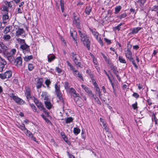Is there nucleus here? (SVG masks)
I'll return each instance as SVG.
<instances>
[{"mask_svg":"<svg viewBox=\"0 0 158 158\" xmlns=\"http://www.w3.org/2000/svg\"><path fill=\"white\" fill-rule=\"evenodd\" d=\"M30 105L32 109V110L34 112H36L37 113H39V112L37 110L36 107L33 103L30 104Z\"/></svg>","mask_w":158,"mask_h":158,"instance_id":"nucleus-38","label":"nucleus"},{"mask_svg":"<svg viewBox=\"0 0 158 158\" xmlns=\"http://www.w3.org/2000/svg\"><path fill=\"white\" fill-rule=\"evenodd\" d=\"M152 122L154 121L156 125L157 124L158 119L156 118L155 115L154 113H153L152 115Z\"/></svg>","mask_w":158,"mask_h":158,"instance_id":"nucleus-30","label":"nucleus"},{"mask_svg":"<svg viewBox=\"0 0 158 158\" xmlns=\"http://www.w3.org/2000/svg\"><path fill=\"white\" fill-rule=\"evenodd\" d=\"M41 96L44 99L47 101L48 100L49 97L48 93L46 92H43Z\"/></svg>","mask_w":158,"mask_h":158,"instance_id":"nucleus-21","label":"nucleus"},{"mask_svg":"<svg viewBox=\"0 0 158 158\" xmlns=\"http://www.w3.org/2000/svg\"><path fill=\"white\" fill-rule=\"evenodd\" d=\"M67 65L69 67L70 70L72 71L73 75L75 77H77L78 72H79L77 70L75 69L74 66L70 64L68 61L66 62Z\"/></svg>","mask_w":158,"mask_h":158,"instance_id":"nucleus-9","label":"nucleus"},{"mask_svg":"<svg viewBox=\"0 0 158 158\" xmlns=\"http://www.w3.org/2000/svg\"><path fill=\"white\" fill-rule=\"evenodd\" d=\"M67 152L69 158H75V157L73 155L70 154L68 152Z\"/></svg>","mask_w":158,"mask_h":158,"instance_id":"nucleus-64","label":"nucleus"},{"mask_svg":"<svg viewBox=\"0 0 158 158\" xmlns=\"http://www.w3.org/2000/svg\"><path fill=\"white\" fill-rule=\"evenodd\" d=\"M18 127L20 128L21 130L23 131L26 130L27 129L25 127V125L23 124L22 125H19L18 126Z\"/></svg>","mask_w":158,"mask_h":158,"instance_id":"nucleus-42","label":"nucleus"},{"mask_svg":"<svg viewBox=\"0 0 158 158\" xmlns=\"http://www.w3.org/2000/svg\"><path fill=\"white\" fill-rule=\"evenodd\" d=\"M94 88L95 89L96 92L98 94L99 98H100V97L102 95V94L101 92L100 91L99 87L98 86L97 87H94Z\"/></svg>","mask_w":158,"mask_h":158,"instance_id":"nucleus-40","label":"nucleus"},{"mask_svg":"<svg viewBox=\"0 0 158 158\" xmlns=\"http://www.w3.org/2000/svg\"><path fill=\"white\" fill-rule=\"evenodd\" d=\"M1 47L2 49L4 50L3 53L5 54L6 52V50L8 48L6 46H5L4 44H0Z\"/></svg>","mask_w":158,"mask_h":158,"instance_id":"nucleus-41","label":"nucleus"},{"mask_svg":"<svg viewBox=\"0 0 158 158\" xmlns=\"http://www.w3.org/2000/svg\"><path fill=\"white\" fill-rule=\"evenodd\" d=\"M12 28L13 31L15 32L16 36L17 37L20 36L25 37V35H23V34L25 33V31L23 28H19L18 26L16 25H13Z\"/></svg>","mask_w":158,"mask_h":158,"instance_id":"nucleus-3","label":"nucleus"},{"mask_svg":"<svg viewBox=\"0 0 158 158\" xmlns=\"http://www.w3.org/2000/svg\"><path fill=\"white\" fill-rule=\"evenodd\" d=\"M16 50L15 48L11 49L10 52H6L4 54L7 57V60L11 63L15 58L14 55L16 53Z\"/></svg>","mask_w":158,"mask_h":158,"instance_id":"nucleus-4","label":"nucleus"},{"mask_svg":"<svg viewBox=\"0 0 158 158\" xmlns=\"http://www.w3.org/2000/svg\"><path fill=\"white\" fill-rule=\"evenodd\" d=\"M61 135L64 139V141L68 144L70 143V142L68 140V139L67 137L65 135L64 132H61L60 133Z\"/></svg>","mask_w":158,"mask_h":158,"instance_id":"nucleus-24","label":"nucleus"},{"mask_svg":"<svg viewBox=\"0 0 158 158\" xmlns=\"http://www.w3.org/2000/svg\"><path fill=\"white\" fill-rule=\"evenodd\" d=\"M20 48L24 54L30 52V46L27 45L26 43L21 45Z\"/></svg>","mask_w":158,"mask_h":158,"instance_id":"nucleus-8","label":"nucleus"},{"mask_svg":"<svg viewBox=\"0 0 158 158\" xmlns=\"http://www.w3.org/2000/svg\"><path fill=\"white\" fill-rule=\"evenodd\" d=\"M59 99L60 101L62 102L63 105H64L65 103V102L64 99L63 98V97Z\"/></svg>","mask_w":158,"mask_h":158,"instance_id":"nucleus-59","label":"nucleus"},{"mask_svg":"<svg viewBox=\"0 0 158 158\" xmlns=\"http://www.w3.org/2000/svg\"><path fill=\"white\" fill-rule=\"evenodd\" d=\"M9 19L8 16L6 14L2 16V19L3 21Z\"/></svg>","mask_w":158,"mask_h":158,"instance_id":"nucleus-58","label":"nucleus"},{"mask_svg":"<svg viewBox=\"0 0 158 158\" xmlns=\"http://www.w3.org/2000/svg\"><path fill=\"white\" fill-rule=\"evenodd\" d=\"M81 131V130L77 127H74L73 128V133L75 135H77L79 134Z\"/></svg>","mask_w":158,"mask_h":158,"instance_id":"nucleus-34","label":"nucleus"},{"mask_svg":"<svg viewBox=\"0 0 158 158\" xmlns=\"http://www.w3.org/2000/svg\"><path fill=\"white\" fill-rule=\"evenodd\" d=\"M81 86L82 88L85 90V92L88 94L89 96H91L93 94L92 91L90 90L89 88L86 86L82 85Z\"/></svg>","mask_w":158,"mask_h":158,"instance_id":"nucleus-15","label":"nucleus"},{"mask_svg":"<svg viewBox=\"0 0 158 158\" xmlns=\"http://www.w3.org/2000/svg\"><path fill=\"white\" fill-rule=\"evenodd\" d=\"M25 94L26 95L27 99L29 101L32 98L31 96V89L28 87H26L25 88Z\"/></svg>","mask_w":158,"mask_h":158,"instance_id":"nucleus-10","label":"nucleus"},{"mask_svg":"<svg viewBox=\"0 0 158 158\" xmlns=\"http://www.w3.org/2000/svg\"><path fill=\"white\" fill-rule=\"evenodd\" d=\"M132 96L137 99L139 97V95L136 93H134L133 94H132Z\"/></svg>","mask_w":158,"mask_h":158,"instance_id":"nucleus-63","label":"nucleus"},{"mask_svg":"<svg viewBox=\"0 0 158 158\" xmlns=\"http://www.w3.org/2000/svg\"><path fill=\"white\" fill-rule=\"evenodd\" d=\"M11 36L9 35L5 34L3 35V38L4 40L6 41H8L11 39Z\"/></svg>","mask_w":158,"mask_h":158,"instance_id":"nucleus-37","label":"nucleus"},{"mask_svg":"<svg viewBox=\"0 0 158 158\" xmlns=\"http://www.w3.org/2000/svg\"><path fill=\"white\" fill-rule=\"evenodd\" d=\"M77 77H78L80 79L82 80V81H84L83 78L82 74L80 73L79 72H78V75Z\"/></svg>","mask_w":158,"mask_h":158,"instance_id":"nucleus-62","label":"nucleus"},{"mask_svg":"<svg viewBox=\"0 0 158 158\" xmlns=\"http://www.w3.org/2000/svg\"><path fill=\"white\" fill-rule=\"evenodd\" d=\"M11 76L12 72L10 70H8L3 73H0V78L3 80L9 78Z\"/></svg>","mask_w":158,"mask_h":158,"instance_id":"nucleus-7","label":"nucleus"},{"mask_svg":"<svg viewBox=\"0 0 158 158\" xmlns=\"http://www.w3.org/2000/svg\"><path fill=\"white\" fill-rule=\"evenodd\" d=\"M33 58L32 55L30 56H25L23 57V59L25 61L27 62L30 61L31 60L33 59Z\"/></svg>","mask_w":158,"mask_h":158,"instance_id":"nucleus-25","label":"nucleus"},{"mask_svg":"<svg viewBox=\"0 0 158 158\" xmlns=\"http://www.w3.org/2000/svg\"><path fill=\"white\" fill-rule=\"evenodd\" d=\"M66 123H69L73 122V118L72 117H68L65 119Z\"/></svg>","mask_w":158,"mask_h":158,"instance_id":"nucleus-36","label":"nucleus"},{"mask_svg":"<svg viewBox=\"0 0 158 158\" xmlns=\"http://www.w3.org/2000/svg\"><path fill=\"white\" fill-rule=\"evenodd\" d=\"M86 73H88L90 76L91 79L94 78V74L91 73V72L90 70H86Z\"/></svg>","mask_w":158,"mask_h":158,"instance_id":"nucleus-39","label":"nucleus"},{"mask_svg":"<svg viewBox=\"0 0 158 158\" xmlns=\"http://www.w3.org/2000/svg\"><path fill=\"white\" fill-rule=\"evenodd\" d=\"M111 84V86L113 88V93H114V95L115 96H116L117 95V93H116V90L114 88V83H112V84Z\"/></svg>","mask_w":158,"mask_h":158,"instance_id":"nucleus-53","label":"nucleus"},{"mask_svg":"<svg viewBox=\"0 0 158 158\" xmlns=\"http://www.w3.org/2000/svg\"><path fill=\"white\" fill-rule=\"evenodd\" d=\"M90 30L92 32V34L94 36L96 39H97L98 37V33L96 31L95 29H90Z\"/></svg>","mask_w":158,"mask_h":158,"instance_id":"nucleus-26","label":"nucleus"},{"mask_svg":"<svg viewBox=\"0 0 158 158\" xmlns=\"http://www.w3.org/2000/svg\"><path fill=\"white\" fill-rule=\"evenodd\" d=\"M56 71L59 73H61L62 72V70L60 68H59L58 67H56Z\"/></svg>","mask_w":158,"mask_h":158,"instance_id":"nucleus-60","label":"nucleus"},{"mask_svg":"<svg viewBox=\"0 0 158 158\" xmlns=\"http://www.w3.org/2000/svg\"><path fill=\"white\" fill-rule=\"evenodd\" d=\"M132 106L134 110H135L137 109L138 108L137 102H136L135 103L133 104Z\"/></svg>","mask_w":158,"mask_h":158,"instance_id":"nucleus-56","label":"nucleus"},{"mask_svg":"<svg viewBox=\"0 0 158 158\" xmlns=\"http://www.w3.org/2000/svg\"><path fill=\"white\" fill-rule=\"evenodd\" d=\"M73 97L74 98L75 100H76V99L79 97V94L75 92L74 94H72Z\"/></svg>","mask_w":158,"mask_h":158,"instance_id":"nucleus-46","label":"nucleus"},{"mask_svg":"<svg viewBox=\"0 0 158 158\" xmlns=\"http://www.w3.org/2000/svg\"><path fill=\"white\" fill-rule=\"evenodd\" d=\"M122 9V7L120 6H117L115 8V12L114 13L115 14H118L119 12Z\"/></svg>","mask_w":158,"mask_h":158,"instance_id":"nucleus-35","label":"nucleus"},{"mask_svg":"<svg viewBox=\"0 0 158 158\" xmlns=\"http://www.w3.org/2000/svg\"><path fill=\"white\" fill-rule=\"evenodd\" d=\"M71 36L73 37L74 41L75 42L76 44H77V40L76 39V35L77 33L75 31H73V32H72L70 31Z\"/></svg>","mask_w":158,"mask_h":158,"instance_id":"nucleus-23","label":"nucleus"},{"mask_svg":"<svg viewBox=\"0 0 158 158\" xmlns=\"http://www.w3.org/2000/svg\"><path fill=\"white\" fill-rule=\"evenodd\" d=\"M5 5L8 6V7H11L12 6V3H13V1L7 2L5 1L4 2Z\"/></svg>","mask_w":158,"mask_h":158,"instance_id":"nucleus-43","label":"nucleus"},{"mask_svg":"<svg viewBox=\"0 0 158 158\" xmlns=\"http://www.w3.org/2000/svg\"><path fill=\"white\" fill-rule=\"evenodd\" d=\"M46 107L48 109H50L52 107V105L50 102L48 101H45L44 102Z\"/></svg>","mask_w":158,"mask_h":158,"instance_id":"nucleus-31","label":"nucleus"},{"mask_svg":"<svg viewBox=\"0 0 158 158\" xmlns=\"http://www.w3.org/2000/svg\"><path fill=\"white\" fill-rule=\"evenodd\" d=\"M70 55L75 64L80 68H83V65L81 64V63L80 62V56L74 52H71Z\"/></svg>","mask_w":158,"mask_h":158,"instance_id":"nucleus-2","label":"nucleus"},{"mask_svg":"<svg viewBox=\"0 0 158 158\" xmlns=\"http://www.w3.org/2000/svg\"><path fill=\"white\" fill-rule=\"evenodd\" d=\"M118 60L121 63L126 64V61L125 59L121 56H119Z\"/></svg>","mask_w":158,"mask_h":158,"instance_id":"nucleus-32","label":"nucleus"},{"mask_svg":"<svg viewBox=\"0 0 158 158\" xmlns=\"http://www.w3.org/2000/svg\"><path fill=\"white\" fill-rule=\"evenodd\" d=\"M45 83L46 85H47L48 88L49 87V85L51 83V81L49 79L46 80L45 82Z\"/></svg>","mask_w":158,"mask_h":158,"instance_id":"nucleus-49","label":"nucleus"},{"mask_svg":"<svg viewBox=\"0 0 158 158\" xmlns=\"http://www.w3.org/2000/svg\"><path fill=\"white\" fill-rule=\"evenodd\" d=\"M142 28L139 27H137L133 28L130 33L131 34H135L137 33L141 30Z\"/></svg>","mask_w":158,"mask_h":158,"instance_id":"nucleus-16","label":"nucleus"},{"mask_svg":"<svg viewBox=\"0 0 158 158\" xmlns=\"http://www.w3.org/2000/svg\"><path fill=\"white\" fill-rule=\"evenodd\" d=\"M98 42L100 44V45L101 46H103V41L101 39V38L100 37H99L97 38V39H96Z\"/></svg>","mask_w":158,"mask_h":158,"instance_id":"nucleus-48","label":"nucleus"},{"mask_svg":"<svg viewBox=\"0 0 158 158\" xmlns=\"http://www.w3.org/2000/svg\"><path fill=\"white\" fill-rule=\"evenodd\" d=\"M127 16V15L126 13H124L122 14L119 17V18L120 19L126 17Z\"/></svg>","mask_w":158,"mask_h":158,"instance_id":"nucleus-54","label":"nucleus"},{"mask_svg":"<svg viewBox=\"0 0 158 158\" xmlns=\"http://www.w3.org/2000/svg\"><path fill=\"white\" fill-rule=\"evenodd\" d=\"M55 58V56L53 54H49L48 56V62H51Z\"/></svg>","mask_w":158,"mask_h":158,"instance_id":"nucleus-27","label":"nucleus"},{"mask_svg":"<svg viewBox=\"0 0 158 158\" xmlns=\"http://www.w3.org/2000/svg\"><path fill=\"white\" fill-rule=\"evenodd\" d=\"M93 85L94 86V88L97 87L98 86V84L96 82L95 79L94 78H93L91 79Z\"/></svg>","mask_w":158,"mask_h":158,"instance_id":"nucleus-47","label":"nucleus"},{"mask_svg":"<svg viewBox=\"0 0 158 158\" xmlns=\"http://www.w3.org/2000/svg\"><path fill=\"white\" fill-rule=\"evenodd\" d=\"M147 0H138L137 1V2L140 7L142 8V10L143 9V6Z\"/></svg>","mask_w":158,"mask_h":158,"instance_id":"nucleus-22","label":"nucleus"},{"mask_svg":"<svg viewBox=\"0 0 158 158\" xmlns=\"http://www.w3.org/2000/svg\"><path fill=\"white\" fill-rule=\"evenodd\" d=\"M78 33L80 38V40L84 46H86L88 50L90 49V42L89 37L84 32H82L80 30H78Z\"/></svg>","mask_w":158,"mask_h":158,"instance_id":"nucleus-1","label":"nucleus"},{"mask_svg":"<svg viewBox=\"0 0 158 158\" xmlns=\"http://www.w3.org/2000/svg\"><path fill=\"white\" fill-rule=\"evenodd\" d=\"M69 91L72 94H74L75 92H76L75 89L73 88H71L69 89Z\"/></svg>","mask_w":158,"mask_h":158,"instance_id":"nucleus-61","label":"nucleus"},{"mask_svg":"<svg viewBox=\"0 0 158 158\" xmlns=\"http://www.w3.org/2000/svg\"><path fill=\"white\" fill-rule=\"evenodd\" d=\"M56 95L59 98L62 97V95L60 91L56 92Z\"/></svg>","mask_w":158,"mask_h":158,"instance_id":"nucleus-52","label":"nucleus"},{"mask_svg":"<svg viewBox=\"0 0 158 158\" xmlns=\"http://www.w3.org/2000/svg\"><path fill=\"white\" fill-rule=\"evenodd\" d=\"M91 10L92 9L90 6H86L85 10V13L86 14L89 15L91 12Z\"/></svg>","mask_w":158,"mask_h":158,"instance_id":"nucleus-28","label":"nucleus"},{"mask_svg":"<svg viewBox=\"0 0 158 158\" xmlns=\"http://www.w3.org/2000/svg\"><path fill=\"white\" fill-rule=\"evenodd\" d=\"M125 54L126 57L129 60L133 58L132 57V52L131 50L129 49L125 50Z\"/></svg>","mask_w":158,"mask_h":158,"instance_id":"nucleus-11","label":"nucleus"},{"mask_svg":"<svg viewBox=\"0 0 158 158\" xmlns=\"http://www.w3.org/2000/svg\"><path fill=\"white\" fill-rule=\"evenodd\" d=\"M34 68V66L32 64H28V68L29 70L31 71Z\"/></svg>","mask_w":158,"mask_h":158,"instance_id":"nucleus-45","label":"nucleus"},{"mask_svg":"<svg viewBox=\"0 0 158 158\" xmlns=\"http://www.w3.org/2000/svg\"><path fill=\"white\" fill-rule=\"evenodd\" d=\"M9 96L15 102L19 105H22L25 103L24 101L18 96H15L13 93L10 94Z\"/></svg>","mask_w":158,"mask_h":158,"instance_id":"nucleus-6","label":"nucleus"},{"mask_svg":"<svg viewBox=\"0 0 158 158\" xmlns=\"http://www.w3.org/2000/svg\"><path fill=\"white\" fill-rule=\"evenodd\" d=\"M6 62L4 59L0 61V72H2L6 64Z\"/></svg>","mask_w":158,"mask_h":158,"instance_id":"nucleus-14","label":"nucleus"},{"mask_svg":"<svg viewBox=\"0 0 158 158\" xmlns=\"http://www.w3.org/2000/svg\"><path fill=\"white\" fill-rule=\"evenodd\" d=\"M10 63L12 64H15L17 67H20L22 65V58L20 56H18L17 55L15 58Z\"/></svg>","mask_w":158,"mask_h":158,"instance_id":"nucleus-5","label":"nucleus"},{"mask_svg":"<svg viewBox=\"0 0 158 158\" xmlns=\"http://www.w3.org/2000/svg\"><path fill=\"white\" fill-rule=\"evenodd\" d=\"M16 40L20 45L26 43L25 40L19 38H16Z\"/></svg>","mask_w":158,"mask_h":158,"instance_id":"nucleus-29","label":"nucleus"},{"mask_svg":"<svg viewBox=\"0 0 158 158\" xmlns=\"http://www.w3.org/2000/svg\"><path fill=\"white\" fill-rule=\"evenodd\" d=\"M130 60V61L132 62L133 64L134 65L135 68L137 69H138V66L135 63V60H134L133 58L132 59Z\"/></svg>","mask_w":158,"mask_h":158,"instance_id":"nucleus-50","label":"nucleus"},{"mask_svg":"<svg viewBox=\"0 0 158 158\" xmlns=\"http://www.w3.org/2000/svg\"><path fill=\"white\" fill-rule=\"evenodd\" d=\"M43 83V80L42 78L39 79L37 81L36 86L37 89H40L41 87L42 84Z\"/></svg>","mask_w":158,"mask_h":158,"instance_id":"nucleus-18","label":"nucleus"},{"mask_svg":"<svg viewBox=\"0 0 158 158\" xmlns=\"http://www.w3.org/2000/svg\"><path fill=\"white\" fill-rule=\"evenodd\" d=\"M36 106L40 111H43L44 112L46 113L47 110L45 107H44V105L42 103L40 102Z\"/></svg>","mask_w":158,"mask_h":158,"instance_id":"nucleus-17","label":"nucleus"},{"mask_svg":"<svg viewBox=\"0 0 158 158\" xmlns=\"http://www.w3.org/2000/svg\"><path fill=\"white\" fill-rule=\"evenodd\" d=\"M33 98L34 102L35 103L36 106L40 103V102H39V101L37 99L35 98L34 97H33Z\"/></svg>","mask_w":158,"mask_h":158,"instance_id":"nucleus-57","label":"nucleus"},{"mask_svg":"<svg viewBox=\"0 0 158 158\" xmlns=\"http://www.w3.org/2000/svg\"><path fill=\"white\" fill-rule=\"evenodd\" d=\"M1 10L4 11H8V8L7 7L5 6H2L1 8Z\"/></svg>","mask_w":158,"mask_h":158,"instance_id":"nucleus-55","label":"nucleus"},{"mask_svg":"<svg viewBox=\"0 0 158 158\" xmlns=\"http://www.w3.org/2000/svg\"><path fill=\"white\" fill-rule=\"evenodd\" d=\"M110 68L114 74H116V73H118V70L117 68L115 66L112 64L110 66Z\"/></svg>","mask_w":158,"mask_h":158,"instance_id":"nucleus-20","label":"nucleus"},{"mask_svg":"<svg viewBox=\"0 0 158 158\" xmlns=\"http://www.w3.org/2000/svg\"><path fill=\"white\" fill-rule=\"evenodd\" d=\"M93 98V99L94 100V101L98 104L101 105V103L99 100V98L96 97L95 95H94V94H93L91 96Z\"/></svg>","mask_w":158,"mask_h":158,"instance_id":"nucleus-19","label":"nucleus"},{"mask_svg":"<svg viewBox=\"0 0 158 158\" xmlns=\"http://www.w3.org/2000/svg\"><path fill=\"white\" fill-rule=\"evenodd\" d=\"M60 5L61 9V11L62 12H63L64 11V0H60Z\"/></svg>","mask_w":158,"mask_h":158,"instance_id":"nucleus-33","label":"nucleus"},{"mask_svg":"<svg viewBox=\"0 0 158 158\" xmlns=\"http://www.w3.org/2000/svg\"><path fill=\"white\" fill-rule=\"evenodd\" d=\"M80 21L79 17L74 16L73 21V23L78 28H79L80 27Z\"/></svg>","mask_w":158,"mask_h":158,"instance_id":"nucleus-12","label":"nucleus"},{"mask_svg":"<svg viewBox=\"0 0 158 158\" xmlns=\"http://www.w3.org/2000/svg\"><path fill=\"white\" fill-rule=\"evenodd\" d=\"M55 92L60 91V86H58L56 84H55Z\"/></svg>","mask_w":158,"mask_h":158,"instance_id":"nucleus-51","label":"nucleus"},{"mask_svg":"<svg viewBox=\"0 0 158 158\" xmlns=\"http://www.w3.org/2000/svg\"><path fill=\"white\" fill-rule=\"evenodd\" d=\"M10 27L9 26L6 27L4 31V33L5 34H6L7 33L10 31Z\"/></svg>","mask_w":158,"mask_h":158,"instance_id":"nucleus-44","label":"nucleus"},{"mask_svg":"<svg viewBox=\"0 0 158 158\" xmlns=\"http://www.w3.org/2000/svg\"><path fill=\"white\" fill-rule=\"evenodd\" d=\"M75 101H76V104L80 107L82 106L83 105L84 100L81 98L79 97Z\"/></svg>","mask_w":158,"mask_h":158,"instance_id":"nucleus-13","label":"nucleus"}]
</instances>
